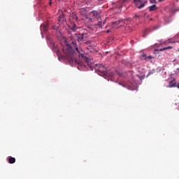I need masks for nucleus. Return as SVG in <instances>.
<instances>
[{
	"label": "nucleus",
	"mask_w": 179,
	"mask_h": 179,
	"mask_svg": "<svg viewBox=\"0 0 179 179\" xmlns=\"http://www.w3.org/2000/svg\"><path fill=\"white\" fill-rule=\"evenodd\" d=\"M134 3L137 9H142L148 3V1L134 0Z\"/></svg>",
	"instance_id": "20e7f679"
},
{
	"label": "nucleus",
	"mask_w": 179,
	"mask_h": 179,
	"mask_svg": "<svg viewBox=\"0 0 179 179\" xmlns=\"http://www.w3.org/2000/svg\"><path fill=\"white\" fill-rule=\"evenodd\" d=\"M68 34H69V39L71 41V45H73L74 50L80 49V48H78L77 41H76V39L73 36L72 31H69Z\"/></svg>",
	"instance_id": "39448f33"
},
{
	"label": "nucleus",
	"mask_w": 179,
	"mask_h": 179,
	"mask_svg": "<svg viewBox=\"0 0 179 179\" xmlns=\"http://www.w3.org/2000/svg\"><path fill=\"white\" fill-rule=\"evenodd\" d=\"M49 4H50V6H51L52 5V1H50Z\"/></svg>",
	"instance_id": "bb28decb"
},
{
	"label": "nucleus",
	"mask_w": 179,
	"mask_h": 179,
	"mask_svg": "<svg viewBox=\"0 0 179 179\" xmlns=\"http://www.w3.org/2000/svg\"><path fill=\"white\" fill-rule=\"evenodd\" d=\"M174 80H173L172 81H169V88L175 87L176 83H173Z\"/></svg>",
	"instance_id": "9b49d317"
},
{
	"label": "nucleus",
	"mask_w": 179,
	"mask_h": 179,
	"mask_svg": "<svg viewBox=\"0 0 179 179\" xmlns=\"http://www.w3.org/2000/svg\"><path fill=\"white\" fill-rule=\"evenodd\" d=\"M89 66H91L92 67L94 64H88Z\"/></svg>",
	"instance_id": "b1692460"
},
{
	"label": "nucleus",
	"mask_w": 179,
	"mask_h": 179,
	"mask_svg": "<svg viewBox=\"0 0 179 179\" xmlns=\"http://www.w3.org/2000/svg\"><path fill=\"white\" fill-rule=\"evenodd\" d=\"M135 17L138 18V17H139V16H138V15H135Z\"/></svg>",
	"instance_id": "a878e982"
},
{
	"label": "nucleus",
	"mask_w": 179,
	"mask_h": 179,
	"mask_svg": "<svg viewBox=\"0 0 179 179\" xmlns=\"http://www.w3.org/2000/svg\"><path fill=\"white\" fill-rule=\"evenodd\" d=\"M59 1H63V0H59Z\"/></svg>",
	"instance_id": "7c9ffc66"
},
{
	"label": "nucleus",
	"mask_w": 179,
	"mask_h": 179,
	"mask_svg": "<svg viewBox=\"0 0 179 179\" xmlns=\"http://www.w3.org/2000/svg\"><path fill=\"white\" fill-rule=\"evenodd\" d=\"M52 29H53V30H56V29H57V27H56V26H53V27H52Z\"/></svg>",
	"instance_id": "4be33fe9"
},
{
	"label": "nucleus",
	"mask_w": 179,
	"mask_h": 179,
	"mask_svg": "<svg viewBox=\"0 0 179 179\" xmlns=\"http://www.w3.org/2000/svg\"><path fill=\"white\" fill-rule=\"evenodd\" d=\"M94 66L95 73H96L98 75H99L101 77H107L108 80H111V76H108L109 73H108L106 66H104L102 64H95Z\"/></svg>",
	"instance_id": "f03ea898"
},
{
	"label": "nucleus",
	"mask_w": 179,
	"mask_h": 179,
	"mask_svg": "<svg viewBox=\"0 0 179 179\" xmlns=\"http://www.w3.org/2000/svg\"><path fill=\"white\" fill-rule=\"evenodd\" d=\"M178 52H179V49H178Z\"/></svg>",
	"instance_id": "2f4dec72"
},
{
	"label": "nucleus",
	"mask_w": 179,
	"mask_h": 179,
	"mask_svg": "<svg viewBox=\"0 0 179 179\" xmlns=\"http://www.w3.org/2000/svg\"><path fill=\"white\" fill-rule=\"evenodd\" d=\"M85 44L90 45V41H87V42H85Z\"/></svg>",
	"instance_id": "5701e85b"
},
{
	"label": "nucleus",
	"mask_w": 179,
	"mask_h": 179,
	"mask_svg": "<svg viewBox=\"0 0 179 179\" xmlns=\"http://www.w3.org/2000/svg\"><path fill=\"white\" fill-rule=\"evenodd\" d=\"M88 29L90 31H94V26H88Z\"/></svg>",
	"instance_id": "f3484780"
},
{
	"label": "nucleus",
	"mask_w": 179,
	"mask_h": 179,
	"mask_svg": "<svg viewBox=\"0 0 179 179\" xmlns=\"http://www.w3.org/2000/svg\"><path fill=\"white\" fill-rule=\"evenodd\" d=\"M150 3L152 4L156 3V0H150Z\"/></svg>",
	"instance_id": "6ab92c4d"
},
{
	"label": "nucleus",
	"mask_w": 179,
	"mask_h": 179,
	"mask_svg": "<svg viewBox=\"0 0 179 179\" xmlns=\"http://www.w3.org/2000/svg\"><path fill=\"white\" fill-rule=\"evenodd\" d=\"M52 50H53V52H56L57 55H59V50L56 46H53V48H52Z\"/></svg>",
	"instance_id": "9d476101"
},
{
	"label": "nucleus",
	"mask_w": 179,
	"mask_h": 179,
	"mask_svg": "<svg viewBox=\"0 0 179 179\" xmlns=\"http://www.w3.org/2000/svg\"><path fill=\"white\" fill-rule=\"evenodd\" d=\"M164 0H159V2H164Z\"/></svg>",
	"instance_id": "393cba45"
},
{
	"label": "nucleus",
	"mask_w": 179,
	"mask_h": 179,
	"mask_svg": "<svg viewBox=\"0 0 179 179\" xmlns=\"http://www.w3.org/2000/svg\"><path fill=\"white\" fill-rule=\"evenodd\" d=\"M74 62L76 64H77L78 65H79V66H80V67L84 66L83 64H81V63L78 62L77 60H74Z\"/></svg>",
	"instance_id": "2eb2a0df"
},
{
	"label": "nucleus",
	"mask_w": 179,
	"mask_h": 179,
	"mask_svg": "<svg viewBox=\"0 0 179 179\" xmlns=\"http://www.w3.org/2000/svg\"><path fill=\"white\" fill-rule=\"evenodd\" d=\"M76 36H77L78 43H80L82 41H86L89 37L88 31L82 29L79 32L76 34Z\"/></svg>",
	"instance_id": "7ed1b4c3"
},
{
	"label": "nucleus",
	"mask_w": 179,
	"mask_h": 179,
	"mask_svg": "<svg viewBox=\"0 0 179 179\" xmlns=\"http://www.w3.org/2000/svg\"><path fill=\"white\" fill-rule=\"evenodd\" d=\"M63 52H64L66 56L69 57V59L71 60H73L74 59V55L76 54H78V57H79V58L84 59V61H85L86 62H89L88 57L84 55V51L81 48L76 49L75 51L74 50H73L72 46H71L70 45H66V48L63 49Z\"/></svg>",
	"instance_id": "f257e3e1"
},
{
	"label": "nucleus",
	"mask_w": 179,
	"mask_h": 179,
	"mask_svg": "<svg viewBox=\"0 0 179 179\" xmlns=\"http://www.w3.org/2000/svg\"><path fill=\"white\" fill-rule=\"evenodd\" d=\"M143 57L146 59H152V56H148V57H146V55H143Z\"/></svg>",
	"instance_id": "dca6fc26"
},
{
	"label": "nucleus",
	"mask_w": 179,
	"mask_h": 179,
	"mask_svg": "<svg viewBox=\"0 0 179 179\" xmlns=\"http://www.w3.org/2000/svg\"><path fill=\"white\" fill-rule=\"evenodd\" d=\"M175 87L179 89V83L175 85Z\"/></svg>",
	"instance_id": "412c9836"
},
{
	"label": "nucleus",
	"mask_w": 179,
	"mask_h": 179,
	"mask_svg": "<svg viewBox=\"0 0 179 179\" xmlns=\"http://www.w3.org/2000/svg\"><path fill=\"white\" fill-rule=\"evenodd\" d=\"M78 69H80V67H79V66H78Z\"/></svg>",
	"instance_id": "cd10ccee"
},
{
	"label": "nucleus",
	"mask_w": 179,
	"mask_h": 179,
	"mask_svg": "<svg viewBox=\"0 0 179 179\" xmlns=\"http://www.w3.org/2000/svg\"><path fill=\"white\" fill-rule=\"evenodd\" d=\"M107 33H109V31H107Z\"/></svg>",
	"instance_id": "c85d7f7f"
},
{
	"label": "nucleus",
	"mask_w": 179,
	"mask_h": 179,
	"mask_svg": "<svg viewBox=\"0 0 179 179\" xmlns=\"http://www.w3.org/2000/svg\"><path fill=\"white\" fill-rule=\"evenodd\" d=\"M95 26H99V27H101V21H99Z\"/></svg>",
	"instance_id": "a211bd4d"
},
{
	"label": "nucleus",
	"mask_w": 179,
	"mask_h": 179,
	"mask_svg": "<svg viewBox=\"0 0 179 179\" xmlns=\"http://www.w3.org/2000/svg\"><path fill=\"white\" fill-rule=\"evenodd\" d=\"M178 62H179V55H178Z\"/></svg>",
	"instance_id": "c756f323"
},
{
	"label": "nucleus",
	"mask_w": 179,
	"mask_h": 179,
	"mask_svg": "<svg viewBox=\"0 0 179 179\" xmlns=\"http://www.w3.org/2000/svg\"><path fill=\"white\" fill-rule=\"evenodd\" d=\"M96 14V13H95L94 11L90 13V15H93V17H94Z\"/></svg>",
	"instance_id": "aec40b11"
},
{
	"label": "nucleus",
	"mask_w": 179,
	"mask_h": 179,
	"mask_svg": "<svg viewBox=\"0 0 179 179\" xmlns=\"http://www.w3.org/2000/svg\"><path fill=\"white\" fill-rule=\"evenodd\" d=\"M16 162V159L14 157L8 158V163L9 164H14Z\"/></svg>",
	"instance_id": "f8f14e48"
},
{
	"label": "nucleus",
	"mask_w": 179,
	"mask_h": 179,
	"mask_svg": "<svg viewBox=\"0 0 179 179\" xmlns=\"http://www.w3.org/2000/svg\"><path fill=\"white\" fill-rule=\"evenodd\" d=\"M171 49H172V47L169 46V47H166V48L159 49V52H164L165 50H171Z\"/></svg>",
	"instance_id": "ddd939ff"
},
{
	"label": "nucleus",
	"mask_w": 179,
	"mask_h": 179,
	"mask_svg": "<svg viewBox=\"0 0 179 179\" xmlns=\"http://www.w3.org/2000/svg\"><path fill=\"white\" fill-rule=\"evenodd\" d=\"M77 30V26L76 24L73 25L71 28V32L74 33Z\"/></svg>",
	"instance_id": "4468645a"
},
{
	"label": "nucleus",
	"mask_w": 179,
	"mask_h": 179,
	"mask_svg": "<svg viewBox=\"0 0 179 179\" xmlns=\"http://www.w3.org/2000/svg\"><path fill=\"white\" fill-rule=\"evenodd\" d=\"M115 8H117V13H121V8L122 7V1H119L117 3L114 4Z\"/></svg>",
	"instance_id": "6e6552de"
},
{
	"label": "nucleus",
	"mask_w": 179,
	"mask_h": 179,
	"mask_svg": "<svg viewBox=\"0 0 179 179\" xmlns=\"http://www.w3.org/2000/svg\"><path fill=\"white\" fill-rule=\"evenodd\" d=\"M157 10V7L156 6V5L150 6L148 7V10H150V12H152Z\"/></svg>",
	"instance_id": "1a4fd4ad"
},
{
	"label": "nucleus",
	"mask_w": 179,
	"mask_h": 179,
	"mask_svg": "<svg viewBox=\"0 0 179 179\" xmlns=\"http://www.w3.org/2000/svg\"><path fill=\"white\" fill-rule=\"evenodd\" d=\"M122 24V21H121V20L115 21L114 22H113V28L116 29L120 27Z\"/></svg>",
	"instance_id": "0eeeda50"
},
{
	"label": "nucleus",
	"mask_w": 179,
	"mask_h": 179,
	"mask_svg": "<svg viewBox=\"0 0 179 179\" xmlns=\"http://www.w3.org/2000/svg\"><path fill=\"white\" fill-rule=\"evenodd\" d=\"M41 33L43 35L45 32L48 31V24H42L40 27Z\"/></svg>",
	"instance_id": "423d86ee"
}]
</instances>
